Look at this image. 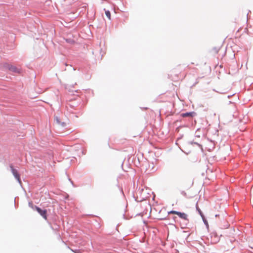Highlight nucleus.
<instances>
[{"label":"nucleus","instance_id":"7ed1b4c3","mask_svg":"<svg viewBox=\"0 0 253 253\" xmlns=\"http://www.w3.org/2000/svg\"><path fill=\"white\" fill-rule=\"evenodd\" d=\"M10 167L13 175L14 176L15 178L18 180V181L20 183V177L19 174L18 173V171L13 168L12 166H10Z\"/></svg>","mask_w":253,"mask_h":253},{"label":"nucleus","instance_id":"9b49d317","mask_svg":"<svg viewBox=\"0 0 253 253\" xmlns=\"http://www.w3.org/2000/svg\"><path fill=\"white\" fill-rule=\"evenodd\" d=\"M206 224V225L208 226V222H205Z\"/></svg>","mask_w":253,"mask_h":253},{"label":"nucleus","instance_id":"1a4fd4ad","mask_svg":"<svg viewBox=\"0 0 253 253\" xmlns=\"http://www.w3.org/2000/svg\"><path fill=\"white\" fill-rule=\"evenodd\" d=\"M199 212H200V214H201V216H202V219H203V221H206V219L205 218L204 216H203V215L202 214L201 211H199Z\"/></svg>","mask_w":253,"mask_h":253},{"label":"nucleus","instance_id":"423d86ee","mask_svg":"<svg viewBox=\"0 0 253 253\" xmlns=\"http://www.w3.org/2000/svg\"><path fill=\"white\" fill-rule=\"evenodd\" d=\"M28 205L29 207L32 208L33 210H36V208H38V207L34 205L33 203L32 202H29Z\"/></svg>","mask_w":253,"mask_h":253},{"label":"nucleus","instance_id":"20e7f679","mask_svg":"<svg viewBox=\"0 0 253 253\" xmlns=\"http://www.w3.org/2000/svg\"><path fill=\"white\" fill-rule=\"evenodd\" d=\"M170 213L177 214L179 217H180L183 220H188L187 215L185 213H181L180 212L176 211H171Z\"/></svg>","mask_w":253,"mask_h":253},{"label":"nucleus","instance_id":"0eeeda50","mask_svg":"<svg viewBox=\"0 0 253 253\" xmlns=\"http://www.w3.org/2000/svg\"><path fill=\"white\" fill-rule=\"evenodd\" d=\"M105 14L109 19H111V13L109 11H105Z\"/></svg>","mask_w":253,"mask_h":253},{"label":"nucleus","instance_id":"f257e3e1","mask_svg":"<svg viewBox=\"0 0 253 253\" xmlns=\"http://www.w3.org/2000/svg\"><path fill=\"white\" fill-rule=\"evenodd\" d=\"M36 211L38 212L43 217V218L46 220L47 218V211L46 210H42L40 208H36Z\"/></svg>","mask_w":253,"mask_h":253},{"label":"nucleus","instance_id":"f8f14e48","mask_svg":"<svg viewBox=\"0 0 253 253\" xmlns=\"http://www.w3.org/2000/svg\"><path fill=\"white\" fill-rule=\"evenodd\" d=\"M181 228H184V226H183L182 225H181Z\"/></svg>","mask_w":253,"mask_h":253},{"label":"nucleus","instance_id":"9d476101","mask_svg":"<svg viewBox=\"0 0 253 253\" xmlns=\"http://www.w3.org/2000/svg\"><path fill=\"white\" fill-rule=\"evenodd\" d=\"M182 194L183 195H184V196H186V193L185 192H184V191H183V192H182Z\"/></svg>","mask_w":253,"mask_h":253},{"label":"nucleus","instance_id":"f03ea898","mask_svg":"<svg viewBox=\"0 0 253 253\" xmlns=\"http://www.w3.org/2000/svg\"><path fill=\"white\" fill-rule=\"evenodd\" d=\"M7 68L12 72L18 74L21 73V70L20 69H18L15 66H13L12 65H8L7 66Z\"/></svg>","mask_w":253,"mask_h":253},{"label":"nucleus","instance_id":"39448f33","mask_svg":"<svg viewBox=\"0 0 253 253\" xmlns=\"http://www.w3.org/2000/svg\"><path fill=\"white\" fill-rule=\"evenodd\" d=\"M195 114L194 112H187L185 113H182L180 115V116L182 117H192L194 114Z\"/></svg>","mask_w":253,"mask_h":253},{"label":"nucleus","instance_id":"6e6552de","mask_svg":"<svg viewBox=\"0 0 253 253\" xmlns=\"http://www.w3.org/2000/svg\"><path fill=\"white\" fill-rule=\"evenodd\" d=\"M219 49L217 48H214L212 50L214 53H217L218 52Z\"/></svg>","mask_w":253,"mask_h":253}]
</instances>
